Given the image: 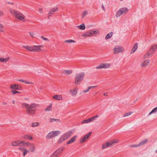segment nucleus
Masks as SVG:
<instances>
[{"mask_svg":"<svg viewBox=\"0 0 157 157\" xmlns=\"http://www.w3.org/2000/svg\"><path fill=\"white\" fill-rule=\"evenodd\" d=\"M23 107L27 108V114L29 115L33 116L35 114V108L37 107L38 105L34 103H31L30 105L26 103H23L22 104Z\"/></svg>","mask_w":157,"mask_h":157,"instance_id":"nucleus-1","label":"nucleus"},{"mask_svg":"<svg viewBox=\"0 0 157 157\" xmlns=\"http://www.w3.org/2000/svg\"><path fill=\"white\" fill-rule=\"evenodd\" d=\"M9 11L10 13L17 19L23 21H25V16L21 12L12 8Z\"/></svg>","mask_w":157,"mask_h":157,"instance_id":"nucleus-2","label":"nucleus"},{"mask_svg":"<svg viewBox=\"0 0 157 157\" xmlns=\"http://www.w3.org/2000/svg\"><path fill=\"white\" fill-rule=\"evenodd\" d=\"M157 50V45L153 44L151 45L149 50L144 56V58H146L151 57L154 54Z\"/></svg>","mask_w":157,"mask_h":157,"instance_id":"nucleus-3","label":"nucleus"},{"mask_svg":"<svg viewBox=\"0 0 157 157\" xmlns=\"http://www.w3.org/2000/svg\"><path fill=\"white\" fill-rule=\"evenodd\" d=\"M85 73L82 72L77 74L75 77L74 83L76 85H78L80 84L81 82L83 80Z\"/></svg>","mask_w":157,"mask_h":157,"instance_id":"nucleus-4","label":"nucleus"},{"mask_svg":"<svg viewBox=\"0 0 157 157\" xmlns=\"http://www.w3.org/2000/svg\"><path fill=\"white\" fill-rule=\"evenodd\" d=\"M128 9L127 7L121 8L117 11L115 16L117 18L119 17L123 14H125L128 13Z\"/></svg>","mask_w":157,"mask_h":157,"instance_id":"nucleus-5","label":"nucleus"},{"mask_svg":"<svg viewBox=\"0 0 157 157\" xmlns=\"http://www.w3.org/2000/svg\"><path fill=\"white\" fill-rule=\"evenodd\" d=\"M61 133V132L59 131H54L49 133L46 136L47 139H52L58 136Z\"/></svg>","mask_w":157,"mask_h":157,"instance_id":"nucleus-6","label":"nucleus"},{"mask_svg":"<svg viewBox=\"0 0 157 157\" xmlns=\"http://www.w3.org/2000/svg\"><path fill=\"white\" fill-rule=\"evenodd\" d=\"M113 51L114 54H118L123 52L124 51V49L121 46L116 45L113 48Z\"/></svg>","mask_w":157,"mask_h":157,"instance_id":"nucleus-7","label":"nucleus"},{"mask_svg":"<svg viewBox=\"0 0 157 157\" xmlns=\"http://www.w3.org/2000/svg\"><path fill=\"white\" fill-rule=\"evenodd\" d=\"M111 66V64L108 63H102L96 67L97 69H107L109 68Z\"/></svg>","mask_w":157,"mask_h":157,"instance_id":"nucleus-8","label":"nucleus"},{"mask_svg":"<svg viewBox=\"0 0 157 157\" xmlns=\"http://www.w3.org/2000/svg\"><path fill=\"white\" fill-rule=\"evenodd\" d=\"M92 132H90L86 134L84 137H82L80 140V142L81 143H83L89 139L90 136Z\"/></svg>","mask_w":157,"mask_h":157,"instance_id":"nucleus-9","label":"nucleus"},{"mask_svg":"<svg viewBox=\"0 0 157 157\" xmlns=\"http://www.w3.org/2000/svg\"><path fill=\"white\" fill-rule=\"evenodd\" d=\"M78 88L77 87H75L70 90L69 93L72 96H75L78 93Z\"/></svg>","mask_w":157,"mask_h":157,"instance_id":"nucleus-10","label":"nucleus"},{"mask_svg":"<svg viewBox=\"0 0 157 157\" xmlns=\"http://www.w3.org/2000/svg\"><path fill=\"white\" fill-rule=\"evenodd\" d=\"M74 132V130H71L70 131L64 133L63 135L66 140L70 137Z\"/></svg>","mask_w":157,"mask_h":157,"instance_id":"nucleus-11","label":"nucleus"},{"mask_svg":"<svg viewBox=\"0 0 157 157\" xmlns=\"http://www.w3.org/2000/svg\"><path fill=\"white\" fill-rule=\"evenodd\" d=\"M58 10L59 8L58 7H54L53 8L51 9L48 13V17L49 18L50 17L52 16V15L53 14L54 12L58 11Z\"/></svg>","mask_w":157,"mask_h":157,"instance_id":"nucleus-12","label":"nucleus"},{"mask_svg":"<svg viewBox=\"0 0 157 157\" xmlns=\"http://www.w3.org/2000/svg\"><path fill=\"white\" fill-rule=\"evenodd\" d=\"M150 62V60L146 59L143 61L140 64V66L142 68H145L147 67L149 64Z\"/></svg>","mask_w":157,"mask_h":157,"instance_id":"nucleus-13","label":"nucleus"},{"mask_svg":"<svg viewBox=\"0 0 157 157\" xmlns=\"http://www.w3.org/2000/svg\"><path fill=\"white\" fill-rule=\"evenodd\" d=\"M43 47V46L41 45H34L33 46V52H40L41 50V48Z\"/></svg>","mask_w":157,"mask_h":157,"instance_id":"nucleus-14","label":"nucleus"},{"mask_svg":"<svg viewBox=\"0 0 157 157\" xmlns=\"http://www.w3.org/2000/svg\"><path fill=\"white\" fill-rule=\"evenodd\" d=\"M148 142L147 139H145L140 142L138 144H134L131 145L132 147H138L139 146L144 145L147 143Z\"/></svg>","mask_w":157,"mask_h":157,"instance_id":"nucleus-15","label":"nucleus"},{"mask_svg":"<svg viewBox=\"0 0 157 157\" xmlns=\"http://www.w3.org/2000/svg\"><path fill=\"white\" fill-rule=\"evenodd\" d=\"M92 33L91 30L86 32L81 35V36L85 37H88L92 36Z\"/></svg>","mask_w":157,"mask_h":157,"instance_id":"nucleus-16","label":"nucleus"},{"mask_svg":"<svg viewBox=\"0 0 157 157\" xmlns=\"http://www.w3.org/2000/svg\"><path fill=\"white\" fill-rule=\"evenodd\" d=\"M18 150L23 153V156L24 157L27 153L29 152V151L26 148L24 147H19Z\"/></svg>","mask_w":157,"mask_h":157,"instance_id":"nucleus-17","label":"nucleus"},{"mask_svg":"<svg viewBox=\"0 0 157 157\" xmlns=\"http://www.w3.org/2000/svg\"><path fill=\"white\" fill-rule=\"evenodd\" d=\"M65 148L64 147H60L58 148L56 151L54 153L57 156L60 155V154L64 150Z\"/></svg>","mask_w":157,"mask_h":157,"instance_id":"nucleus-18","label":"nucleus"},{"mask_svg":"<svg viewBox=\"0 0 157 157\" xmlns=\"http://www.w3.org/2000/svg\"><path fill=\"white\" fill-rule=\"evenodd\" d=\"M21 141L20 140L13 141L11 143V145L12 146H21Z\"/></svg>","mask_w":157,"mask_h":157,"instance_id":"nucleus-19","label":"nucleus"},{"mask_svg":"<svg viewBox=\"0 0 157 157\" xmlns=\"http://www.w3.org/2000/svg\"><path fill=\"white\" fill-rule=\"evenodd\" d=\"M10 59V57H0V63H7Z\"/></svg>","mask_w":157,"mask_h":157,"instance_id":"nucleus-20","label":"nucleus"},{"mask_svg":"<svg viewBox=\"0 0 157 157\" xmlns=\"http://www.w3.org/2000/svg\"><path fill=\"white\" fill-rule=\"evenodd\" d=\"M111 147H113L116 144H117L119 142V140L117 139L112 140L108 141Z\"/></svg>","mask_w":157,"mask_h":157,"instance_id":"nucleus-21","label":"nucleus"},{"mask_svg":"<svg viewBox=\"0 0 157 157\" xmlns=\"http://www.w3.org/2000/svg\"><path fill=\"white\" fill-rule=\"evenodd\" d=\"M36 149V147L35 145L33 143H31L29 147L28 151H29V152H33Z\"/></svg>","mask_w":157,"mask_h":157,"instance_id":"nucleus-22","label":"nucleus"},{"mask_svg":"<svg viewBox=\"0 0 157 157\" xmlns=\"http://www.w3.org/2000/svg\"><path fill=\"white\" fill-rule=\"evenodd\" d=\"M97 86H88L87 88L84 89L82 91V93L85 94L87 93H88L90 90L92 88H95L97 87Z\"/></svg>","mask_w":157,"mask_h":157,"instance_id":"nucleus-23","label":"nucleus"},{"mask_svg":"<svg viewBox=\"0 0 157 157\" xmlns=\"http://www.w3.org/2000/svg\"><path fill=\"white\" fill-rule=\"evenodd\" d=\"M77 136L75 135L71 137L67 143V144L68 145L74 143L76 140Z\"/></svg>","mask_w":157,"mask_h":157,"instance_id":"nucleus-24","label":"nucleus"},{"mask_svg":"<svg viewBox=\"0 0 157 157\" xmlns=\"http://www.w3.org/2000/svg\"><path fill=\"white\" fill-rule=\"evenodd\" d=\"M108 147H111L109 141L103 144L102 145V149H104Z\"/></svg>","mask_w":157,"mask_h":157,"instance_id":"nucleus-25","label":"nucleus"},{"mask_svg":"<svg viewBox=\"0 0 157 157\" xmlns=\"http://www.w3.org/2000/svg\"><path fill=\"white\" fill-rule=\"evenodd\" d=\"M31 143L28 141H21V146L29 147Z\"/></svg>","mask_w":157,"mask_h":157,"instance_id":"nucleus-26","label":"nucleus"},{"mask_svg":"<svg viewBox=\"0 0 157 157\" xmlns=\"http://www.w3.org/2000/svg\"><path fill=\"white\" fill-rule=\"evenodd\" d=\"M66 139L65 138L64 136L62 135L57 141V143L59 144H61Z\"/></svg>","mask_w":157,"mask_h":157,"instance_id":"nucleus-27","label":"nucleus"},{"mask_svg":"<svg viewBox=\"0 0 157 157\" xmlns=\"http://www.w3.org/2000/svg\"><path fill=\"white\" fill-rule=\"evenodd\" d=\"M138 48V44L137 43H136L134 46H133L132 49L131 51V53L132 54L134 53L136 50Z\"/></svg>","mask_w":157,"mask_h":157,"instance_id":"nucleus-28","label":"nucleus"},{"mask_svg":"<svg viewBox=\"0 0 157 157\" xmlns=\"http://www.w3.org/2000/svg\"><path fill=\"white\" fill-rule=\"evenodd\" d=\"M23 138L25 140H33V137L29 135H24L23 136Z\"/></svg>","mask_w":157,"mask_h":157,"instance_id":"nucleus-29","label":"nucleus"},{"mask_svg":"<svg viewBox=\"0 0 157 157\" xmlns=\"http://www.w3.org/2000/svg\"><path fill=\"white\" fill-rule=\"evenodd\" d=\"M52 97L54 99L58 100H61L63 99L62 96L61 95H55Z\"/></svg>","mask_w":157,"mask_h":157,"instance_id":"nucleus-30","label":"nucleus"},{"mask_svg":"<svg viewBox=\"0 0 157 157\" xmlns=\"http://www.w3.org/2000/svg\"><path fill=\"white\" fill-rule=\"evenodd\" d=\"M22 47L26 49L29 52H33V46H22Z\"/></svg>","mask_w":157,"mask_h":157,"instance_id":"nucleus-31","label":"nucleus"},{"mask_svg":"<svg viewBox=\"0 0 157 157\" xmlns=\"http://www.w3.org/2000/svg\"><path fill=\"white\" fill-rule=\"evenodd\" d=\"M19 87L18 84H11L10 86V88L13 90H18L19 89Z\"/></svg>","mask_w":157,"mask_h":157,"instance_id":"nucleus-32","label":"nucleus"},{"mask_svg":"<svg viewBox=\"0 0 157 157\" xmlns=\"http://www.w3.org/2000/svg\"><path fill=\"white\" fill-rule=\"evenodd\" d=\"M63 73L67 75H70L72 73V71L71 70H64L63 71Z\"/></svg>","mask_w":157,"mask_h":157,"instance_id":"nucleus-33","label":"nucleus"},{"mask_svg":"<svg viewBox=\"0 0 157 157\" xmlns=\"http://www.w3.org/2000/svg\"><path fill=\"white\" fill-rule=\"evenodd\" d=\"M46 112H49L52 111V105L51 104L47 106L44 109Z\"/></svg>","mask_w":157,"mask_h":157,"instance_id":"nucleus-34","label":"nucleus"},{"mask_svg":"<svg viewBox=\"0 0 157 157\" xmlns=\"http://www.w3.org/2000/svg\"><path fill=\"white\" fill-rule=\"evenodd\" d=\"M77 27L78 29L81 30H84L86 28L84 24H82L79 25H78Z\"/></svg>","mask_w":157,"mask_h":157,"instance_id":"nucleus-35","label":"nucleus"},{"mask_svg":"<svg viewBox=\"0 0 157 157\" xmlns=\"http://www.w3.org/2000/svg\"><path fill=\"white\" fill-rule=\"evenodd\" d=\"M49 122L51 123H52L53 122L60 123V122L61 121L59 119H55L54 118H51L49 120Z\"/></svg>","mask_w":157,"mask_h":157,"instance_id":"nucleus-36","label":"nucleus"},{"mask_svg":"<svg viewBox=\"0 0 157 157\" xmlns=\"http://www.w3.org/2000/svg\"><path fill=\"white\" fill-rule=\"evenodd\" d=\"M40 123L38 122H34L32 123L31 126L32 127L34 128L39 126L40 125Z\"/></svg>","mask_w":157,"mask_h":157,"instance_id":"nucleus-37","label":"nucleus"},{"mask_svg":"<svg viewBox=\"0 0 157 157\" xmlns=\"http://www.w3.org/2000/svg\"><path fill=\"white\" fill-rule=\"evenodd\" d=\"M113 35V33L112 32H111L110 33H108V34H107L105 37V38L106 39H110L112 36Z\"/></svg>","mask_w":157,"mask_h":157,"instance_id":"nucleus-38","label":"nucleus"},{"mask_svg":"<svg viewBox=\"0 0 157 157\" xmlns=\"http://www.w3.org/2000/svg\"><path fill=\"white\" fill-rule=\"evenodd\" d=\"M90 122H91V121L90 120V118H89L83 121H82L81 123L82 124H84L85 123H88Z\"/></svg>","mask_w":157,"mask_h":157,"instance_id":"nucleus-39","label":"nucleus"},{"mask_svg":"<svg viewBox=\"0 0 157 157\" xmlns=\"http://www.w3.org/2000/svg\"><path fill=\"white\" fill-rule=\"evenodd\" d=\"M91 31L92 33V35H97L99 33V31L98 30H94L92 29L91 30Z\"/></svg>","mask_w":157,"mask_h":157,"instance_id":"nucleus-40","label":"nucleus"},{"mask_svg":"<svg viewBox=\"0 0 157 157\" xmlns=\"http://www.w3.org/2000/svg\"><path fill=\"white\" fill-rule=\"evenodd\" d=\"M157 112V106L153 109L152 111L149 113V115H151L154 113H155Z\"/></svg>","mask_w":157,"mask_h":157,"instance_id":"nucleus-41","label":"nucleus"},{"mask_svg":"<svg viewBox=\"0 0 157 157\" xmlns=\"http://www.w3.org/2000/svg\"><path fill=\"white\" fill-rule=\"evenodd\" d=\"M64 42H65L67 43H75L76 42L75 41L72 40H65Z\"/></svg>","mask_w":157,"mask_h":157,"instance_id":"nucleus-42","label":"nucleus"},{"mask_svg":"<svg viewBox=\"0 0 157 157\" xmlns=\"http://www.w3.org/2000/svg\"><path fill=\"white\" fill-rule=\"evenodd\" d=\"M132 113L131 112H128L124 114L123 115V117H125L130 116Z\"/></svg>","mask_w":157,"mask_h":157,"instance_id":"nucleus-43","label":"nucleus"},{"mask_svg":"<svg viewBox=\"0 0 157 157\" xmlns=\"http://www.w3.org/2000/svg\"><path fill=\"white\" fill-rule=\"evenodd\" d=\"M98 117V115H97L93 117H92L90 118V120L91 122L93 121H94L95 119V118H97Z\"/></svg>","mask_w":157,"mask_h":157,"instance_id":"nucleus-44","label":"nucleus"},{"mask_svg":"<svg viewBox=\"0 0 157 157\" xmlns=\"http://www.w3.org/2000/svg\"><path fill=\"white\" fill-rule=\"evenodd\" d=\"M88 14V11H85L83 12L82 14V17L84 18Z\"/></svg>","mask_w":157,"mask_h":157,"instance_id":"nucleus-45","label":"nucleus"},{"mask_svg":"<svg viewBox=\"0 0 157 157\" xmlns=\"http://www.w3.org/2000/svg\"><path fill=\"white\" fill-rule=\"evenodd\" d=\"M4 28V26L2 24L0 23V32L3 33L4 31L3 29Z\"/></svg>","mask_w":157,"mask_h":157,"instance_id":"nucleus-46","label":"nucleus"},{"mask_svg":"<svg viewBox=\"0 0 157 157\" xmlns=\"http://www.w3.org/2000/svg\"><path fill=\"white\" fill-rule=\"evenodd\" d=\"M29 34L30 36L33 38H34L35 37V35L34 33H33L30 32Z\"/></svg>","mask_w":157,"mask_h":157,"instance_id":"nucleus-47","label":"nucleus"},{"mask_svg":"<svg viewBox=\"0 0 157 157\" xmlns=\"http://www.w3.org/2000/svg\"><path fill=\"white\" fill-rule=\"evenodd\" d=\"M11 92H12L13 94H14L16 93H20V92L17 91L13 90H12L11 91Z\"/></svg>","mask_w":157,"mask_h":157,"instance_id":"nucleus-48","label":"nucleus"},{"mask_svg":"<svg viewBox=\"0 0 157 157\" xmlns=\"http://www.w3.org/2000/svg\"><path fill=\"white\" fill-rule=\"evenodd\" d=\"M39 11L41 14H43V9L42 8H40L39 9Z\"/></svg>","mask_w":157,"mask_h":157,"instance_id":"nucleus-49","label":"nucleus"},{"mask_svg":"<svg viewBox=\"0 0 157 157\" xmlns=\"http://www.w3.org/2000/svg\"><path fill=\"white\" fill-rule=\"evenodd\" d=\"M40 38L43 39L44 40H46V41H48L49 40L48 38L44 37L43 36H41Z\"/></svg>","mask_w":157,"mask_h":157,"instance_id":"nucleus-50","label":"nucleus"},{"mask_svg":"<svg viewBox=\"0 0 157 157\" xmlns=\"http://www.w3.org/2000/svg\"><path fill=\"white\" fill-rule=\"evenodd\" d=\"M4 14V13L3 11L0 10V17L2 16Z\"/></svg>","mask_w":157,"mask_h":157,"instance_id":"nucleus-51","label":"nucleus"},{"mask_svg":"<svg viewBox=\"0 0 157 157\" xmlns=\"http://www.w3.org/2000/svg\"><path fill=\"white\" fill-rule=\"evenodd\" d=\"M25 83L26 84H33V83L30 82H29V81H26V80H25Z\"/></svg>","mask_w":157,"mask_h":157,"instance_id":"nucleus-52","label":"nucleus"},{"mask_svg":"<svg viewBox=\"0 0 157 157\" xmlns=\"http://www.w3.org/2000/svg\"><path fill=\"white\" fill-rule=\"evenodd\" d=\"M57 156L55 154L53 153L51 156L50 157H57Z\"/></svg>","mask_w":157,"mask_h":157,"instance_id":"nucleus-53","label":"nucleus"},{"mask_svg":"<svg viewBox=\"0 0 157 157\" xmlns=\"http://www.w3.org/2000/svg\"><path fill=\"white\" fill-rule=\"evenodd\" d=\"M18 81H19L21 82H24V83H25V80H23V79H19L18 80Z\"/></svg>","mask_w":157,"mask_h":157,"instance_id":"nucleus-54","label":"nucleus"},{"mask_svg":"<svg viewBox=\"0 0 157 157\" xmlns=\"http://www.w3.org/2000/svg\"><path fill=\"white\" fill-rule=\"evenodd\" d=\"M101 8L103 10H104V11L105 10V7L103 5H102V6H101Z\"/></svg>","mask_w":157,"mask_h":157,"instance_id":"nucleus-55","label":"nucleus"},{"mask_svg":"<svg viewBox=\"0 0 157 157\" xmlns=\"http://www.w3.org/2000/svg\"><path fill=\"white\" fill-rule=\"evenodd\" d=\"M2 104L3 105H6L7 104V103L6 102H3Z\"/></svg>","mask_w":157,"mask_h":157,"instance_id":"nucleus-56","label":"nucleus"},{"mask_svg":"<svg viewBox=\"0 0 157 157\" xmlns=\"http://www.w3.org/2000/svg\"><path fill=\"white\" fill-rule=\"evenodd\" d=\"M103 95L104 96H107V93H104Z\"/></svg>","mask_w":157,"mask_h":157,"instance_id":"nucleus-57","label":"nucleus"},{"mask_svg":"<svg viewBox=\"0 0 157 157\" xmlns=\"http://www.w3.org/2000/svg\"><path fill=\"white\" fill-rule=\"evenodd\" d=\"M12 103H13V104H15V101L14 100H13L12 101Z\"/></svg>","mask_w":157,"mask_h":157,"instance_id":"nucleus-58","label":"nucleus"},{"mask_svg":"<svg viewBox=\"0 0 157 157\" xmlns=\"http://www.w3.org/2000/svg\"><path fill=\"white\" fill-rule=\"evenodd\" d=\"M155 152L157 153V150L155 151Z\"/></svg>","mask_w":157,"mask_h":157,"instance_id":"nucleus-59","label":"nucleus"},{"mask_svg":"<svg viewBox=\"0 0 157 157\" xmlns=\"http://www.w3.org/2000/svg\"><path fill=\"white\" fill-rule=\"evenodd\" d=\"M11 4H13V3H12Z\"/></svg>","mask_w":157,"mask_h":157,"instance_id":"nucleus-60","label":"nucleus"}]
</instances>
